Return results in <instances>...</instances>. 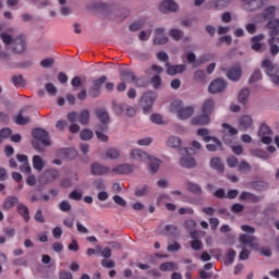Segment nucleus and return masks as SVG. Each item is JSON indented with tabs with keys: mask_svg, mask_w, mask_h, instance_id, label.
I'll return each mask as SVG.
<instances>
[{
	"mask_svg": "<svg viewBox=\"0 0 279 279\" xmlns=\"http://www.w3.org/2000/svg\"><path fill=\"white\" fill-rule=\"evenodd\" d=\"M33 141L31 142L32 147L38 154H45L47 151V147H51V138L49 137V132L45 131V129H34L32 131Z\"/></svg>",
	"mask_w": 279,
	"mask_h": 279,
	"instance_id": "1",
	"label": "nucleus"
},
{
	"mask_svg": "<svg viewBox=\"0 0 279 279\" xmlns=\"http://www.w3.org/2000/svg\"><path fill=\"white\" fill-rule=\"evenodd\" d=\"M158 95L155 92H146L140 99L138 106L142 108L144 114H149L151 108H154V101H156Z\"/></svg>",
	"mask_w": 279,
	"mask_h": 279,
	"instance_id": "2",
	"label": "nucleus"
},
{
	"mask_svg": "<svg viewBox=\"0 0 279 279\" xmlns=\"http://www.w3.org/2000/svg\"><path fill=\"white\" fill-rule=\"evenodd\" d=\"M108 82V76L102 75L97 80H94L92 83V86L88 89V95L93 99H97L101 95V86H104V83Z\"/></svg>",
	"mask_w": 279,
	"mask_h": 279,
	"instance_id": "3",
	"label": "nucleus"
},
{
	"mask_svg": "<svg viewBox=\"0 0 279 279\" xmlns=\"http://www.w3.org/2000/svg\"><path fill=\"white\" fill-rule=\"evenodd\" d=\"M60 178V172L56 169H47L39 177V184L47 185L56 182Z\"/></svg>",
	"mask_w": 279,
	"mask_h": 279,
	"instance_id": "4",
	"label": "nucleus"
},
{
	"mask_svg": "<svg viewBox=\"0 0 279 279\" xmlns=\"http://www.w3.org/2000/svg\"><path fill=\"white\" fill-rule=\"evenodd\" d=\"M228 88V81L223 78L214 80L208 87V92L211 95H219V93H223Z\"/></svg>",
	"mask_w": 279,
	"mask_h": 279,
	"instance_id": "5",
	"label": "nucleus"
},
{
	"mask_svg": "<svg viewBox=\"0 0 279 279\" xmlns=\"http://www.w3.org/2000/svg\"><path fill=\"white\" fill-rule=\"evenodd\" d=\"M11 45L13 53H25V49H27L25 35L15 37Z\"/></svg>",
	"mask_w": 279,
	"mask_h": 279,
	"instance_id": "6",
	"label": "nucleus"
},
{
	"mask_svg": "<svg viewBox=\"0 0 279 279\" xmlns=\"http://www.w3.org/2000/svg\"><path fill=\"white\" fill-rule=\"evenodd\" d=\"M222 71L226 72L228 80H230L231 82H239V80H241V77L243 76V69H241L240 64H235L228 70L222 69Z\"/></svg>",
	"mask_w": 279,
	"mask_h": 279,
	"instance_id": "7",
	"label": "nucleus"
},
{
	"mask_svg": "<svg viewBox=\"0 0 279 279\" xmlns=\"http://www.w3.org/2000/svg\"><path fill=\"white\" fill-rule=\"evenodd\" d=\"M262 66L263 69H266V74L268 75V77H272L274 75H278L279 73L278 64H274V62H271V60L269 59H265L262 62Z\"/></svg>",
	"mask_w": 279,
	"mask_h": 279,
	"instance_id": "8",
	"label": "nucleus"
},
{
	"mask_svg": "<svg viewBox=\"0 0 279 279\" xmlns=\"http://www.w3.org/2000/svg\"><path fill=\"white\" fill-rule=\"evenodd\" d=\"M240 202H248L250 204H258L263 202V196H257L252 192H242L239 197Z\"/></svg>",
	"mask_w": 279,
	"mask_h": 279,
	"instance_id": "9",
	"label": "nucleus"
},
{
	"mask_svg": "<svg viewBox=\"0 0 279 279\" xmlns=\"http://www.w3.org/2000/svg\"><path fill=\"white\" fill-rule=\"evenodd\" d=\"M263 40H265V35L259 34L251 38V49L257 53H263Z\"/></svg>",
	"mask_w": 279,
	"mask_h": 279,
	"instance_id": "10",
	"label": "nucleus"
},
{
	"mask_svg": "<svg viewBox=\"0 0 279 279\" xmlns=\"http://www.w3.org/2000/svg\"><path fill=\"white\" fill-rule=\"evenodd\" d=\"M179 165L184 169H195V167H197V160H195L194 157L185 155L180 158Z\"/></svg>",
	"mask_w": 279,
	"mask_h": 279,
	"instance_id": "11",
	"label": "nucleus"
},
{
	"mask_svg": "<svg viewBox=\"0 0 279 279\" xmlns=\"http://www.w3.org/2000/svg\"><path fill=\"white\" fill-rule=\"evenodd\" d=\"M215 107H216L215 99L208 98L203 102L201 107V112L203 114H207L208 117H210L213 112H215Z\"/></svg>",
	"mask_w": 279,
	"mask_h": 279,
	"instance_id": "12",
	"label": "nucleus"
},
{
	"mask_svg": "<svg viewBox=\"0 0 279 279\" xmlns=\"http://www.w3.org/2000/svg\"><path fill=\"white\" fill-rule=\"evenodd\" d=\"M192 125H209L210 124V116H207L206 113H202L198 116H195L191 119Z\"/></svg>",
	"mask_w": 279,
	"mask_h": 279,
	"instance_id": "13",
	"label": "nucleus"
},
{
	"mask_svg": "<svg viewBox=\"0 0 279 279\" xmlns=\"http://www.w3.org/2000/svg\"><path fill=\"white\" fill-rule=\"evenodd\" d=\"M255 241H256V238L254 235H250V234H242L239 238V242L242 245H250V247L252 250H254V247H258V244L255 243Z\"/></svg>",
	"mask_w": 279,
	"mask_h": 279,
	"instance_id": "14",
	"label": "nucleus"
},
{
	"mask_svg": "<svg viewBox=\"0 0 279 279\" xmlns=\"http://www.w3.org/2000/svg\"><path fill=\"white\" fill-rule=\"evenodd\" d=\"M160 11L167 14V12H178V3L173 0H166L160 4Z\"/></svg>",
	"mask_w": 279,
	"mask_h": 279,
	"instance_id": "15",
	"label": "nucleus"
},
{
	"mask_svg": "<svg viewBox=\"0 0 279 279\" xmlns=\"http://www.w3.org/2000/svg\"><path fill=\"white\" fill-rule=\"evenodd\" d=\"M168 75H178L186 71L185 64L171 65L169 62L166 63Z\"/></svg>",
	"mask_w": 279,
	"mask_h": 279,
	"instance_id": "16",
	"label": "nucleus"
},
{
	"mask_svg": "<svg viewBox=\"0 0 279 279\" xmlns=\"http://www.w3.org/2000/svg\"><path fill=\"white\" fill-rule=\"evenodd\" d=\"M94 10H96L100 14H104L105 16H108V14H112V5H109L108 3L104 2L95 3Z\"/></svg>",
	"mask_w": 279,
	"mask_h": 279,
	"instance_id": "17",
	"label": "nucleus"
},
{
	"mask_svg": "<svg viewBox=\"0 0 279 279\" xmlns=\"http://www.w3.org/2000/svg\"><path fill=\"white\" fill-rule=\"evenodd\" d=\"M193 114H195V108L193 107H184L178 110V118L181 119V121L191 119Z\"/></svg>",
	"mask_w": 279,
	"mask_h": 279,
	"instance_id": "18",
	"label": "nucleus"
},
{
	"mask_svg": "<svg viewBox=\"0 0 279 279\" xmlns=\"http://www.w3.org/2000/svg\"><path fill=\"white\" fill-rule=\"evenodd\" d=\"M113 173H118L119 175H128V173H132L134 171V167L129 163H122L112 169Z\"/></svg>",
	"mask_w": 279,
	"mask_h": 279,
	"instance_id": "19",
	"label": "nucleus"
},
{
	"mask_svg": "<svg viewBox=\"0 0 279 279\" xmlns=\"http://www.w3.org/2000/svg\"><path fill=\"white\" fill-rule=\"evenodd\" d=\"M106 173H110V168L99 165V163H93L92 165V174L93 175H106Z\"/></svg>",
	"mask_w": 279,
	"mask_h": 279,
	"instance_id": "20",
	"label": "nucleus"
},
{
	"mask_svg": "<svg viewBox=\"0 0 279 279\" xmlns=\"http://www.w3.org/2000/svg\"><path fill=\"white\" fill-rule=\"evenodd\" d=\"M214 144H207L205 147L207 149V151H218V149L220 151H223V143H221V141L217 137H211V140Z\"/></svg>",
	"mask_w": 279,
	"mask_h": 279,
	"instance_id": "21",
	"label": "nucleus"
},
{
	"mask_svg": "<svg viewBox=\"0 0 279 279\" xmlns=\"http://www.w3.org/2000/svg\"><path fill=\"white\" fill-rule=\"evenodd\" d=\"M28 109L29 107H24L20 110L17 116L14 118V122L16 123V125H27V123H29V118L23 117V112H27Z\"/></svg>",
	"mask_w": 279,
	"mask_h": 279,
	"instance_id": "22",
	"label": "nucleus"
},
{
	"mask_svg": "<svg viewBox=\"0 0 279 279\" xmlns=\"http://www.w3.org/2000/svg\"><path fill=\"white\" fill-rule=\"evenodd\" d=\"M239 125H240L241 130H243L245 132L246 130H250L251 125H254V120L250 116H242L239 119Z\"/></svg>",
	"mask_w": 279,
	"mask_h": 279,
	"instance_id": "23",
	"label": "nucleus"
},
{
	"mask_svg": "<svg viewBox=\"0 0 279 279\" xmlns=\"http://www.w3.org/2000/svg\"><path fill=\"white\" fill-rule=\"evenodd\" d=\"M13 206H19V197L9 196L4 199V203L2 204V209L3 210H12Z\"/></svg>",
	"mask_w": 279,
	"mask_h": 279,
	"instance_id": "24",
	"label": "nucleus"
},
{
	"mask_svg": "<svg viewBox=\"0 0 279 279\" xmlns=\"http://www.w3.org/2000/svg\"><path fill=\"white\" fill-rule=\"evenodd\" d=\"M131 158H133V160H140L142 162H145V160H148L149 154H147L141 149H133L131 151Z\"/></svg>",
	"mask_w": 279,
	"mask_h": 279,
	"instance_id": "25",
	"label": "nucleus"
},
{
	"mask_svg": "<svg viewBox=\"0 0 279 279\" xmlns=\"http://www.w3.org/2000/svg\"><path fill=\"white\" fill-rule=\"evenodd\" d=\"M16 213L23 217L24 221H29V208L23 203H19L16 207Z\"/></svg>",
	"mask_w": 279,
	"mask_h": 279,
	"instance_id": "26",
	"label": "nucleus"
},
{
	"mask_svg": "<svg viewBox=\"0 0 279 279\" xmlns=\"http://www.w3.org/2000/svg\"><path fill=\"white\" fill-rule=\"evenodd\" d=\"M148 167L151 173H158V169H160V160L151 155L148 156Z\"/></svg>",
	"mask_w": 279,
	"mask_h": 279,
	"instance_id": "27",
	"label": "nucleus"
},
{
	"mask_svg": "<svg viewBox=\"0 0 279 279\" xmlns=\"http://www.w3.org/2000/svg\"><path fill=\"white\" fill-rule=\"evenodd\" d=\"M209 165H210L211 169H215L216 171H218V173H223L225 166H223V162H221V158L213 157L210 159Z\"/></svg>",
	"mask_w": 279,
	"mask_h": 279,
	"instance_id": "28",
	"label": "nucleus"
},
{
	"mask_svg": "<svg viewBox=\"0 0 279 279\" xmlns=\"http://www.w3.org/2000/svg\"><path fill=\"white\" fill-rule=\"evenodd\" d=\"M96 117L100 121V123H110V114L108 113L106 108L97 109Z\"/></svg>",
	"mask_w": 279,
	"mask_h": 279,
	"instance_id": "29",
	"label": "nucleus"
},
{
	"mask_svg": "<svg viewBox=\"0 0 279 279\" xmlns=\"http://www.w3.org/2000/svg\"><path fill=\"white\" fill-rule=\"evenodd\" d=\"M250 88H243L238 95V102L242 106H246L247 101H250Z\"/></svg>",
	"mask_w": 279,
	"mask_h": 279,
	"instance_id": "30",
	"label": "nucleus"
},
{
	"mask_svg": "<svg viewBox=\"0 0 279 279\" xmlns=\"http://www.w3.org/2000/svg\"><path fill=\"white\" fill-rule=\"evenodd\" d=\"M160 271H178L180 266L175 262H166L159 266Z\"/></svg>",
	"mask_w": 279,
	"mask_h": 279,
	"instance_id": "31",
	"label": "nucleus"
},
{
	"mask_svg": "<svg viewBox=\"0 0 279 279\" xmlns=\"http://www.w3.org/2000/svg\"><path fill=\"white\" fill-rule=\"evenodd\" d=\"M167 146L171 149H180L182 147V140L178 136H170L167 141Z\"/></svg>",
	"mask_w": 279,
	"mask_h": 279,
	"instance_id": "32",
	"label": "nucleus"
},
{
	"mask_svg": "<svg viewBox=\"0 0 279 279\" xmlns=\"http://www.w3.org/2000/svg\"><path fill=\"white\" fill-rule=\"evenodd\" d=\"M78 123L81 125H88L90 123V112L88 109H84L78 113Z\"/></svg>",
	"mask_w": 279,
	"mask_h": 279,
	"instance_id": "33",
	"label": "nucleus"
},
{
	"mask_svg": "<svg viewBox=\"0 0 279 279\" xmlns=\"http://www.w3.org/2000/svg\"><path fill=\"white\" fill-rule=\"evenodd\" d=\"M11 82L13 85L17 86L19 88H25V86H27V81L23 77L22 74L13 75L11 77Z\"/></svg>",
	"mask_w": 279,
	"mask_h": 279,
	"instance_id": "34",
	"label": "nucleus"
},
{
	"mask_svg": "<svg viewBox=\"0 0 279 279\" xmlns=\"http://www.w3.org/2000/svg\"><path fill=\"white\" fill-rule=\"evenodd\" d=\"M160 234L163 236H177L178 235V227L174 225H167L163 231H160Z\"/></svg>",
	"mask_w": 279,
	"mask_h": 279,
	"instance_id": "35",
	"label": "nucleus"
},
{
	"mask_svg": "<svg viewBox=\"0 0 279 279\" xmlns=\"http://www.w3.org/2000/svg\"><path fill=\"white\" fill-rule=\"evenodd\" d=\"M45 160H43V157L35 155L33 156V167L36 169V171H43L45 169Z\"/></svg>",
	"mask_w": 279,
	"mask_h": 279,
	"instance_id": "36",
	"label": "nucleus"
},
{
	"mask_svg": "<svg viewBox=\"0 0 279 279\" xmlns=\"http://www.w3.org/2000/svg\"><path fill=\"white\" fill-rule=\"evenodd\" d=\"M265 5V0H250L247 7L250 12H255V10H260Z\"/></svg>",
	"mask_w": 279,
	"mask_h": 279,
	"instance_id": "37",
	"label": "nucleus"
},
{
	"mask_svg": "<svg viewBox=\"0 0 279 279\" xmlns=\"http://www.w3.org/2000/svg\"><path fill=\"white\" fill-rule=\"evenodd\" d=\"M276 16V7H268L262 13L264 21H271Z\"/></svg>",
	"mask_w": 279,
	"mask_h": 279,
	"instance_id": "38",
	"label": "nucleus"
},
{
	"mask_svg": "<svg viewBox=\"0 0 279 279\" xmlns=\"http://www.w3.org/2000/svg\"><path fill=\"white\" fill-rule=\"evenodd\" d=\"M197 136H201L205 143H210L215 136H210V131L208 129H198L196 132Z\"/></svg>",
	"mask_w": 279,
	"mask_h": 279,
	"instance_id": "39",
	"label": "nucleus"
},
{
	"mask_svg": "<svg viewBox=\"0 0 279 279\" xmlns=\"http://www.w3.org/2000/svg\"><path fill=\"white\" fill-rule=\"evenodd\" d=\"M186 186L187 191H190V193H193L194 195H202L203 193L202 187L197 185V183L187 182Z\"/></svg>",
	"mask_w": 279,
	"mask_h": 279,
	"instance_id": "40",
	"label": "nucleus"
},
{
	"mask_svg": "<svg viewBox=\"0 0 279 279\" xmlns=\"http://www.w3.org/2000/svg\"><path fill=\"white\" fill-rule=\"evenodd\" d=\"M169 36H171V38H173V40H182V38H184V31H180L178 28H172L169 32Z\"/></svg>",
	"mask_w": 279,
	"mask_h": 279,
	"instance_id": "41",
	"label": "nucleus"
},
{
	"mask_svg": "<svg viewBox=\"0 0 279 279\" xmlns=\"http://www.w3.org/2000/svg\"><path fill=\"white\" fill-rule=\"evenodd\" d=\"M268 45H269V52H270V56H278L279 53V46L276 45V40H274V38H269L268 39Z\"/></svg>",
	"mask_w": 279,
	"mask_h": 279,
	"instance_id": "42",
	"label": "nucleus"
},
{
	"mask_svg": "<svg viewBox=\"0 0 279 279\" xmlns=\"http://www.w3.org/2000/svg\"><path fill=\"white\" fill-rule=\"evenodd\" d=\"M260 80H263V73L260 70H255L248 78V84H256V82H260Z\"/></svg>",
	"mask_w": 279,
	"mask_h": 279,
	"instance_id": "43",
	"label": "nucleus"
},
{
	"mask_svg": "<svg viewBox=\"0 0 279 279\" xmlns=\"http://www.w3.org/2000/svg\"><path fill=\"white\" fill-rule=\"evenodd\" d=\"M112 108L113 112H116L118 116H121L123 112H125V104H117V100L112 101Z\"/></svg>",
	"mask_w": 279,
	"mask_h": 279,
	"instance_id": "44",
	"label": "nucleus"
},
{
	"mask_svg": "<svg viewBox=\"0 0 279 279\" xmlns=\"http://www.w3.org/2000/svg\"><path fill=\"white\" fill-rule=\"evenodd\" d=\"M211 60H215V54L206 53L197 59V64L202 66V64H206V62H210Z\"/></svg>",
	"mask_w": 279,
	"mask_h": 279,
	"instance_id": "45",
	"label": "nucleus"
},
{
	"mask_svg": "<svg viewBox=\"0 0 279 279\" xmlns=\"http://www.w3.org/2000/svg\"><path fill=\"white\" fill-rule=\"evenodd\" d=\"M134 83L138 88H147V86H149V80H147L145 76L138 78L135 77Z\"/></svg>",
	"mask_w": 279,
	"mask_h": 279,
	"instance_id": "46",
	"label": "nucleus"
},
{
	"mask_svg": "<svg viewBox=\"0 0 279 279\" xmlns=\"http://www.w3.org/2000/svg\"><path fill=\"white\" fill-rule=\"evenodd\" d=\"M146 195H149L148 185H143L142 187L135 190V197H146Z\"/></svg>",
	"mask_w": 279,
	"mask_h": 279,
	"instance_id": "47",
	"label": "nucleus"
},
{
	"mask_svg": "<svg viewBox=\"0 0 279 279\" xmlns=\"http://www.w3.org/2000/svg\"><path fill=\"white\" fill-rule=\"evenodd\" d=\"M186 60L189 64H192L193 69H197V66H199V64L197 63V56H195L194 52L187 53Z\"/></svg>",
	"mask_w": 279,
	"mask_h": 279,
	"instance_id": "48",
	"label": "nucleus"
},
{
	"mask_svg": "<svg viewBox=\"0 0 279 279\" xmlns=\"http://www.w3.org/2000/svg\"><path fill=\"white\" fill-rule=\"evenodd\" d=\"M119 156H121V153H119V149H117V148H110L106 153V157L110 158L111 160H117V158H119Z\"/></svg>",
	"mask_w": 279,
	"mask_h": 279,
	"instance_id": "49",
	"label": "nucleus"
},
{
	"mask_svg": "<svg viewBox=\"0 0 279 279\" xmlns=\"http://www.w3.org/2000/svg\"><path fill=\"white\" fill-rule=\"evenodd\" d=\"M80 136L82 141H90V138L94 136V133L89 129H85L81 131Z\"/></svg>",
	"mask_w": 279,
	"mask_h": 279,
	"instance_id": "50",
	"label": "nucleus"
},
{
	"mask_svg": "<svg viewBox=\"0 0 279 279\" xmlns=\"http://www.w3.org/2000/svg\"><path fill=\"white\" fill-rule=\"evenodd\" d=\"M121 77H125L126 80H131L132 82H135L136 80V74L134 72L129 71V70H122L120 72Z\"/></svg>",
	"mask_w": 279,
	"mask_h": 279,
	"instance_id": "51",
	"label": "nucleus"
},
{
	"mask_svg": "<svg viewBox=\"0 0 279 279\" xmlns=\"http://www.w3.org/2000/svg\"><path fill=\"white\" fill-rule=\"evenodd\" d=\"M258 134L259 136H269V134H271V128L266 123H262Z\"/></svg>",
	"mask_w": 279,
	"mask_h": 279,
	"instance_id": "52",
	"label": "nucleus"
},
{
	"mask_svg": "<svg viewBox=\"0 0 279 279\" xmlns=\"http://www.w3.org/2000/svg\"><path fill=\"white\" fill-rule=\"evenodd\" d=\"M185 230H187V232H192L193 230H195V228H197V222L193 219L191 220H186L184 223H183Z\"/></svg>",
	"mask_w": 279,
	"mask_h": 279,
	"instance_id": "53",
	"label": "nucleus"
},
{
	"mask_svg": "<svg viewBox=\"0 0 279 279\" xmlns=\"http://www.w3.org/2000/svg\"><path fill=\"white\" fill-rule=\"evenodd\" d=\"M193 78L195 82H204V80H206V72L204 70H197L194 73Z\"/></svg>",
	"mask_w": 279,
	"mask_h": 279,
	"instance_id": "54",
	"label": "nucleus"
},
{
	"mask_svg": "<svg viewBox=\"0 0 279 279\" xmlns=\"http://www.w3.org/2000/svg\"><path fill=\"white\" fill-rule=\"evenodd\" d=\"M223 43H226V45H232V36L226 35V36L219 37L217 47H221V45H223Z\"/></svg>",
	"mask_w": 279,
	"mask_h": 279,
	"instance_id": "55",
	"label": "nucleus"
},
{
	"mask_svg": "<svg viewBox=\"0 0 279 279\" xmlns=\"http://www.w3.org/2000/svg\"><path fill=\"white\" fill-rule=\"evenodd\" d=\"M53 64H56V60H53L52 58L44 59L40 61V66L43 69H51Z\"/></svg>",
	"mask_w": 279,
	"mask_h": 279,
	"instance_id": "56",
	"label": "nucleus"
},
{
	"mask_svg": "<svg viewBox=\"0 0 279 279\" xmlns=\"http://www.w3.org/2000/svg\"><path fill=\"white\" fill-rule=\"evenodd\" d=\"M227 165L228 167H230L231 169H234V167H239V158L234 157V156H230L227 158Z\"/></svg>",
	"mask_w": 279,
	"mask_h": 279,
	"instance_id": "57",
	"label": "nucleus"
},
{
	"mask_svg": "<svg viewBox=\"0 0 279 279\" xmlns=\"http://www.w3.org/2000/svg\"><path fill=\"white\" fill-rule=\"evenodd\" d=\"M267 29H279V19L269 20L266 24Z\"/></svg>",
	"mask_w": 279,
	"mask_h": 279,
	"instance_id": "58",
	"label": "nucleus"
},
{
	"mask_svg": "<svg viewBox=\"0 0 279 279\" xmlns=\"http://www.w3.org/2000/svg\"><path fill=\"white\" fill-rule=\"evenodd\" d=\"M223 130H228L230 136H236L239 134V130L232 128V125L228 123H222Z\"/></svg>",
	"mask_w": 279,
	"mask_h": 279,
	"instance_id": "59",
	"label": "nucleus"
},
{
	"mask_svg": "<svg viewBox=\"0 0 279 279\" xmlns=\"http://www.w3.org/2000/svg\"><path fill=\"white\" fill-rule=\"evenodd\" d=\"M70 199H74L75 202H82L83 194L77 190L72 191L69 194Z\"/></svg>",
	"mask_w": 279,
	"mask_h": 279,
	"instance_id": "60",
	"label": "nucleus"
},
{
	"mask_svg": "<svg viewBox=\"0 0 279 279\" xmlns=\"http://www.w3.org/2000/svg\"><path fill=\"white\" fill-rule=\"evenodd\" d=\"M124 112L126 114V117H136V109H134L132 106L130 105H124Z\"/></svg>",
	"mask_w": 279,
	"mask_h": 279,
	"instance_id": "61",
	"label": "nucleus"
},
{
	"mask_svg": "<svg viewBox=\"0 0 279 279\" xmlns=\"http://www.w3.org/2000/svg\"><path fill=\"white\" fill-rule=\"evenodd\" d=\"M113 202L114 204H117V206H121L122 208H125V206H128V202H125V199H123V197L119 195L113 196Z\"/></svg>",
	"mask_w": 279,
	"mask_h": 279,
	"instance_id": "62",
	"label": "nucleus"
},
{
	"mask_svg": "<svg viewBox=\"0 0 279 279\" xmlns=\"http://www.w3.org/2000/svg\"><path fill=\"white\" fill-rule=\"evenodd\" d=\"M253 189H255V191H265V189H267V183L263 181H255L253 182Z\"/></svg>",
	"mask_w": 279,
	"mask_h": 279,
	"instance_id": "63",
	"label": "nucleus"
},
{
	"mask_svg": "<svg viewBox=\"0 0 279 279\" xmlns=\"http://www.w3.org/2000/svg\"><path fill=\"white\" fill-rule=\"evenodd\" d=\"M45 88L47 93H49V95H53V96L58 95V88L52 83L46 84Z\"/></svg>",
	"mask_w": 279,
	"mask_h": 279,
	"instance_id": "64",
	"label": "nucleus"
}]
</instances>
